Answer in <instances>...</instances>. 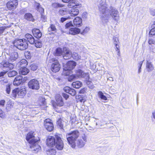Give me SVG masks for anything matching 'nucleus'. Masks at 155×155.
<instances>
[{"label":"nucleus","mask_w":155,"mask_h":155,"mask_svg":"<svg viewBox=\"0 0 155 155\" xmlns=\"http://www.w3.org/2000/svg\"><path fill=\"white\" fill-rule=\"evenodd\" d=\"M98 8L100 12L102 14L101 19L102 21L107 22L110 16L116 21H117L119 20L118 11L112 7L107 9L106 5L104 2H100L98 5Z\"/></svg>","instance_id":"f257e3e1"},{"label":"nucleus","mask_w":155,"mask_h":155,"mask_svg":"<svg viewBox=\"0 0 155 155\" xmlns=\"http://www.w3.org/2000/svg\"><path fill=\"white\" fill-rule=\"evenodd\" d=\"M78 131L76 130L66 134V137L69 144L73 148H75V142L79 135Z\"/></svg>","instance_id":"f03ea898"},{"label":"nucleus","mask_w":155,"mask_h":155,"mask_svg":"<svg viewBox=\"0 0 155 155\" xmlns=\"http://www.w3.org/2000/svg\"><path fill=\"white\" fill-rule=\"evenodd\" d=\"M13 44L15 46L21 50H25L28 46V44L24 39H16L13 42Z\"/></svg>","instance_id":"7ed1b4c3"},{"label":"nucleus","mask_w":155,"mask_h":155,"mask_svg":"<svg viewBox=\"0 0 155 155\" xmlns=\"http://www.w3.org/2000/svg\"><path fill=\"white\" fill-rule=\"evenodd\" d=\"M39 140H36L32 143L28 144V146L29 147V149L33 153H37L41 150V147L38 144V141Z\"/></svg>","instance_id":"20e7f679"},{"label":"nucleus","mask_w":155,"mask_h":155,"mask_svg":"<svg viewBox=\"0 0 155 155\" xmlns=\"http://www.w3.org/2000/svg\"><path fill=\"white\" fill-rule=\"evenodd\" d=\"M50 62L52 63L51 66L52 71L56 72L59 71L60 69L61 66L58 60L55 58H53L50 60Z\"/></svg>","instance_id":"39448f33"},{"label":"nucleus","mask_w":155,"mask_h":155,"mask_svg":"<svg viewBox=\"0 0 155 155\" xmlns=\"http://www.w3.org/2000/svg\"><path fill=\"white\" fill-rule=\"evenodd\" d=\"M28 87L32 90H38L39 89V84L38 81L36 79L30 80L28 83Z\"/></svg>","instance_id":"423d86ee"},{"label":"nucleus","mask_w":155,"mask_h":155,"mask_svg":"<svg viewBox=\"0 0 155 155\" xmlns=\"http://www.w3.org/2000/svg\"><path fill=\"white\" fill-rule=\"evenodd\" d=\"M44 124L45 128L49 131L51 132L53 130V124L50 119H45L44 122Z\"/></svg>","instance_id":"0eeeda50"},{"label":"nucleus","mask_w":155,"mask_h":155,"mask_svg":"<svg viewBox=\"0 0 155 155\" xmlns=\"http://www.w3.org/2000/svg\"><path fill=\"white\" fill-rule=\"evenodd\" d=\"M18 5L17 0H10L6 4L7 7L9 10L14 9L17 7Z\"/></svg>","instance_id":"6e6552de"},{"label":"nucleus","mask_w":155,"mask_h":155,"mask_svg":"<svg viewBox=\"0 0 155 155\" xmlns=\"http://www.w3.org/2000/svg\"><path fill=\"white\" fill-rule=\"evenodd\" d=\"M76 63L74 61H70L68 62L64 70V71H70L73 69L76 66Z\"/></svg>","instance_id":"1a4fd4ad"},{"label":"nucleus","mask_w":155,"mask_h":155,"mask_svg":"<svg viewBox=\"0 0 155 155\" xmlns=\"http://www.w3.org/2000/svg\"><path fill=\"white\" fill-rule=\"evenodd\" d=\"M62 55L64 59L68 60L71 58L72 52L70 50L67 49L66 47H64L63 48Z\"/></svg>","instance_id":"9d476101"},{"label":"nucleus","mask_w":155,"mask_h":155,"mask_svg":"<svg viewBox=\"0 0 155 155\" xmlns=\"http://www.w3.org/2000/svg\"><path fill=\"white\" fill-rule=\"evenodd\" d=\"M56 142L54 146L58 150H62L64 147L63 142L60 137H56Z\"/></svg>","instance_id":"9b49d317"},{"label":"nucleus","mask_w":155,"mask_h":155,"mask_svg":"<svg viewBox=\"0 0 155 155\" xmlns=\"http://www.w3.org/2000/svg\"><path fill=\"white\" fill-rule=\"evenodd\" d=\"M55 103L56 105L59 107L63 106L64 102L61 96L59 94H56L55 96Z\"/></svg>","instance_id":"f8f14e48"},{"label":"nucleus","mask_w":155,"mask_h":155,"mask_svg":"<svg viewBox=\"0 0 155 155\" xmlns=\"http://www.w3.org/2000/svg\"><path fill=\"white\" fill-rule=\"evenodd\" d=\"M26 140L28 142L29 144L31 143L36 140H39V138H35L34 136V133L31 132H29L26 137Z\"/></svg>","instance_id":"ddd939ff"},{"label":"nucleus","mask_w":155,"mask_h":155,"mask_svg":"<svg viewBox=\"0 0 155 155\" xmlns=\"http://www.w3.org/2000/svg\"><path fill=\"white\" fill-rule=\"evenodd\" d=\"M56 142L55 137H54L49 136L47 139V144L50 147L54 146Z\"/></svg>","instance_id":"4468645a"},{"label":"nucleus","mask_w":155,"mask_h":155,"mask_svg":"<svg viewBox=\"0 0 155 155\" xmlns=\"http://www.w3.org/2000/svg\"><path fill=\"white\" fill-rule=\"evenodd\" d=\"M24 39L26 42H28L31 44H33L35 41L34 37L31 34H27L25 35Z\"/></svg>","instance_id":"2eb2a0df"},{"label":"nucleus","mask_w":155,"mask_h":155,"mask_svg":"<svg viewBox=\"0 0 155 155\" xmlns=\"http://www.w3.org/2000/svg\"><path fill=\"white\" fill-rule=\"evenodd\" d=\"M82 19L80 17H77L73 20V25L74 27H79L82 25Z\"/></svg>","instance_id":"dca6fc26"},{"label":"nucleus","mask_w":155,"mask_h":155,"mask_svg":"<svg viewBox=\"0 0 155 155\" xmlns=\"http://www.w3.org/2000/svg\"><path fill=\"white\" fill-rule=\"evenodd\" d=\"M77 78H83L85 77H88V74L87 73L84 72L82 70L78 69L76 71L75 74Z\"/></svg>","instance_id":"f3484780"},{"label":"nucleus","mask_w":155,"mask_h":155,"mask_svg":"<svg viewBox=\"0 0 155 155\" xmlns=\"http://www.w3.org/2000/svg\"><path fill=\"white\" fill-rule=\"evenodd\" d=\"M22 82V77L21 75H18L15 78L13 84L15 86H18Z\"/></svg>","instance_id":"a211bd4d"},{"label":"nucleus","mask_w":155,"mask_h":155,"mask_svg":"<svg viewBox=\"0 0 155 155\" xmlns=\"http://www.w3.org/2000/svg\"><path fill=\"white\" fill-rule=\"evenodd\" d=\"M18 52L14 51L10 54L9 61L10 62L14 61L18 58Z\"/></svg>","instance_id":"6ab92c4d"},{"label":"nucleus","mask_w":155,"mask_h":155,"mask_svg":"<svg viewBox=\"0 0 155 155\" xmlns=\"http://www.w3.org/2000/svg\"><path fill=\"white\" fill-rule=\"evenodd\" d=\"M64 91L68 93L72 96H75L76 94V91L68 87H66L64 88Z\"/></svg>","instance_id":"aec40b11"},{"label":"nucleus","mask_w":155,"mask_h":155,"mask_svg":"<svg viewBox=\"0 0 155 155\" xmlns=\"http://www.w3.org/2000/svg\"><path fill=\"white\" fill-rule=\"evenodd\" d=\"M149 46L151 51L155 52V41L153 39H149L148 41Z\"/></svg>","instance_id":"412c9836"},{"label":"nucleus","mask_w":155,"mask_h":155,"mask_svg":"<svg viewBox=\"0 0 155 155\" xmlns=\"http://www.w3.org/2000/svg\"><path fill=\"white\" fill-rule=\"evenodd\" d=\"M77 8H72L68 10L69 14L72 17H74L78 15L79 13V11Z\"/></svg>","instance_id":"4be33fe9"},{"label":"nucleus","mask_w":155,"mask_h":155,"mask_svg":"<svg viewBox=\"0 0 155 155\" xmlns=\"http://www.w3.org/2000/svg\"><path fill=\"white\" fill-rule=\"evenodd\" d=\"M81 31L80 29L78 28H70L69 31L70 34L75 35L79 34Z\"/></svg>","instance_id":"5701e85b"},{"label":"nucleus","mask_w":155,"mask_h":155,"mask_svg":"<svg viewBox=\"0 0 155 155\" xmlns=\"http://www.w3.org/2000/svg\"><path fill=\"white\" fill-rule=\"evenodd\" d=\"M32 32L34 36L37 38H39L42 36L40 30L38 29H34L32 30Z\"/></svg>","instance_id":"b1692460"},{"label":"nucleus","mask_w":155,"mask_h":155,"mask_svg":"<svg viewBox=\"0 0 155 155\" xmlns=\"http://www.w3.org/2000/svg\"><path fill=\"white\" fill-rule=\"evenodd\" d=\"M18 88V95L19 97L22 98L24 97L26 94V90L25 88H22L21 89Z\"/></svg>","instance_id":"393cba45"},{"label":"nucleus","mask_w":155,"mask_h":155,"mask_svg":"<svg viewBox=\"0 0 155 155\" xmlns=\"http://www.w3.org/2000/svg\"><path fill=\"white\" fill-rule=\"evenodd\" d=\"M29 72V71L27 68L25 67H21L19 69V74H20L25 75L27 74Z\"/></svg>","instance_id":"a878e982"},{"label":"nucleus","mask_w":155,"mask_h":155,"mask_svg":"<svg viewBox=\"0 0 155 155\" xmlns=\"http://www.w3.org/2000/svg\"><path fill=\"white\" fill-rule=\"evenodd\" d=\"M24 18L28 21H33L34 19L32 14L30 13H27L24 15Z\"/></svg>","instance_id":"bb28decb"},{"label":"nucleus","mask_w":155,"mask_h":155,"mask_svg":"<svg viewBox=\"0 0 155 155\" xmlns=\"http://www.w3.org/2000/svg\"><path fill=\"white\" fill-rule=\"evenodd\" d=\"M73 2H70L68 5V7L69 8H78L81 6V5H79L78 4H75Z\"/></svg>","instance_id":"cd10ccee"},{"label":"nucleus","mask_w":155,"mask_h":155,"mask_svg":"<svg viewBox=\"0 0 155 155\" xmlns=\"http://www.w3.org/2000/svg\"><path fill=\"white\" fill-rule=\"evenodd\" d=\"M154 66L149 61H147L146 64V68L147 71L149 72L152 71L154 69Z\"/></svg>","instance_id":"c85d7f7f"},{"label":"nucleus","mask_w":155,"mask_h":155,"mask_svg":"<svg viewBox=\"0 0 155 155\" xmlns=\"http://www.w3.org/2000/svg\"><path fill=\"white\" fill-rule=\"evenodd\" d=\"M72 84L74 87L78 88L81 86L82 84L80 81H77L73 82Z\"/></svg>","instance_id":"c756f323"},{"label":"nucleus","mask_w":155,"mask_h":155,"mask_svg":"<svg viewBox=\"0 0 155 155\" xmlns=\"http://www.w3.org/2000/svg\"><path fill=\"white\" fill-rule=\"evenodd\" d=\"M18 88H16L12 91L10 96L11 98L14 99L16 97L18 94Z\"/></svg>","instance_id":"7c9ffc66"},{"label":"nucleus","mask_w":155,"mask_h":155,"mask_svg":"<svg viewBox=\"0 0 155 155\" xmlns=\"http://www.w3.org/2000/svg\"><path fill=\"white\" fill-rule=\"evenodd\" d=\"M46 153L48 155H54L56 151L54 149L50 148L47 150Z\"/></svg>","instance_id":"2f4dec72"},{"label":"nucleus","mask_w":155,"mask_h":155,"mask_svg":"<svg viewBox=\"0 0 155 155\" xmlns=\"http://www.w3.org/2000/svg\"><path fill=\"white\" fill-rule=\"evenodd\" d=\"M7 74L9 77H13L16 75L18 74V73L16 71L13 70L8 72Z\"/></svg>","instance_id":"473e14b6"},{"label":"nucleus","mask_w":155,"mask_h":155,"mask_svg":"<svg viewBox=\"0 0 155 155\" xmlns=\"http://www.w3.org/2000/svg\"><path fill=\"white\" fill-rule=\"evenodd\" d=\"M73 59L76 60H78L80 59L81 58V56L76 52H73L72 54V56Z\"/></svg>","instance_id":"72a5a7b5"},{"label":"nucleus","mask_w":155,"mask_h":155,"mask_svg":"<svg viewBox=\"0 0 155 155\" xmlns=\"http://www.w3.org/2000/svg\"><path fill=\"white\" fill-rule=\"evenodd\" d=\"M62 49L60 48H57L56 50V52L55 53V55L56 56H59L61 55H62Z\"/></svg>","instance_id":"f704fd0d"},{"label":"nucleus","mask_w":155,"mask_h":155,"mask_svg":"<svg viewBox=\"0 0 155 155\" xmlns=\"http://www.w3.org/2000/svg\"><path fill=\"white\" fill-rule=\"evenodd\" d=\"M35 6L36 7L37 10L41 13L44 12V9L41 7L40 4L38 3H36L35 5Z\"/></svg>","instance_id":"c9c22d12"},{"label":"nucleus","mask_w":155,"mask_h":155,"mask_svg":"<svg viewBox=\"0 0 155 155\" xmlns=\"http://www.w3.org/2000/svg\"><path fill=\"white\" fill-rule=\"evenodd\" d=\"M86 142L83 141L81 139H78L77 142V145L79 147H82L85 145Z\"/></svg>","instance_id":"e433bc0d"},{"label":"nucleus","mask_w":155,"mask_h":155,"mask_svg":"<svg viewBox=\"0 0 155 155\" xmlns=\"http://www.w3.org/2000/svg\"><path fill=\"white\" fill-rule=\"evenodd\" d=\"M113 39L114 41V44L115 45L116 49L118 50V48H119V46L118 45L119 41L118 38L115 37L113 38Z\"/></svg>","instance_id":"4c0bfd02"},{"label":"nucleus","mask_w":155,"mask_h":155,"mask_svg":"<svg viewBox=\"0 0 155 155\" xmlns=\"http://www.w3.org/2000/svg\"><path fill=\"white\" fill-rule=\"evenodd\" d=\"M56 30L57 29L55 28V26L53 24L51 25L50 27L48 28V31L50 32L52 31L56 32Z\"/></svg>","instance_id":"58836bf2"},{"label":"nucleus","mask_w":155,"mask_h":155,"mask_svg":"<svg viewBox=\"0 0 155 155\" xmlns=\"http://www.w3.org/2000/svg\"><path fill=\"white\" fill-rule=\"evenodd\" d=\"M52 6L53 8H56L59 7H63L64 5L62 4H59L58 3H54L52 4Z\"/></svg>","instance_id":"ea45409f"},{"label":"nucleus","mask_w":155,"mask_h":155,"mask_svg":"<svg viewBox=\"0 0 155 155\" xmlns=\"http://www.w3.org/2000/svg\"><path fill=\"white\" fill-rule=\"evenodd\" d=\"M58 13L59 15H64L67 14V9L66 8L60 9L58 11Z\"/></svg>","instance_id":"a19ab883"},{"label":"nucleus","mask_w":155,"mask_h":155,"mask_svg":"<svg viewBox=\"0 0 155 155\" xmlns=\"http://www.w3.org/2000/svg\"><path fill=\"white\" fill-rule=\"evenodd\" d=\"M35 45V46L37 48H40L41 47L42 44L41 42L39 41L35 40L34 42Z\"/></svg>","instance_id":"79ce46f5"},{"label":"nucleus","mask_w":155,"mask_h":155,"mask_svg":"<svg viewBox=\"0 0 155 155\" xmlns=\"http://www.w3.org/2000/svg\"><path fill=\"white\" fill-rule=\"evenodd\" d=\"M98 94L99 97L101 99L104 100H107V97L103 94V93L101 91H99L98 93Z\"/></svg>","instance_id":"37998d69"},{"label":"nucleus","mask_w":155,"mask_h":155,"mask_svg":"<svg viewBox=\"0 0 155 155\" xmlns=\"http://www.w3.org/2000/svg\"><path fill=\"white\" fill-rule=\"evenodd\" d=\"M11 85L9 83H8L6 85V91L7 94H9L11 91Z\"/></svg>","instance_id":"c03bdc74"},{"label":"nucleus","mask_w":155,"mask_h":155,"mask_svg":"<svg viewBox=\"0 0 155 155\" xmlns=\"http://www.w3.org/2000/svg\"><path fill=\"white\" fill-rule=\"evenodd\" d=\"M89 28L86 27L80 33L82 35H85L89 31Z\"/></svg>","instance_id":"a18cd8bd"},{"label":"nucleus","mask_w":155,"mask_h":155,"mask_svg":"<svg viewBox=\"0 0 155 155\" xmlns=\"http://www.w3.org/2000/svg\"><path fill=\"white\" fill-rule=\"evenodd\" d=\"M63 121H62L61 119H59L57 121V124L61 129L63 128Z\"/></svg>","instance_id":"49530a36"},{"label":"nucleus","mask_w":155,"mask_h":155,"mask_svg":"<svg viewBox=\"0 0 155 155\" xmlns=\"http://www.w3.org/2000/svg\"><path fill=\"white\" fill-rule=\"evenodd\" d=\"M77 77L75 75H72L69 76L68 78V81H72L73 80L77 78Z\"/></svg>","instance_id":"de8ad7c7"},{"label":"nucleus","mask_w":155,"mask_h":155,"mask_svg":"<svg viewBox=\"0 0 155 155\" xmlns=\"http://www.w3.org/2000/svg\"><path fill=\"white\" fill-rule=\"evenodd\" d=\"M30 68L33 71L36 70L38 68V66L36 64H32L30 66Z\"/></svg>","instance_id":"09e8293b"},{"label":"nucleus","mask_w":155,"mask_h":155,"mask_svg":"<svg viewBox=\"0 0 155 155\" xmlns=\"http://www.w3.org/2000/svg\"><path fill=\"white\" fill-rule=\"evenodd\" d=\"M0 81L1 82V84H2L5 85V84H7L8 83V80L7 79H1L0 80Z\"/></svg>","instance_id":"8fccbe9b"},{"label":"nucleus","mask_w":155,"mask_h":155,"mask_svg":"<svg viewBox=\"0 0 155 155\" xmlns=\"http://www.w3.org/2000/svg\"><path fill=\"white\" fill-rule=\"evenodd\" d=\"M39 101L41 102V105H45L46 104L45 99V98H40Z\"/></svg>","instance_id":"3c124183"},{"label":"nucleus","mask_w":155,"mask_h":155,"mask_svg":"<svg viewBox=\"0 0 155 155\" xmlns=\"http://www.w3.org/2000/svg\"><path fill=\"white\" fill-rule=\"evenodd\" d=\"M149 35H155V27L152 28L149 32Z\"/></svg>","instance_id":"603ef678"},{"label":"nucleus","mask_w":155,"mask_h":155,"mask_svg":"<svg viewBox=\"0 0 155 155\" xmlns=\"http://www.w3.org/2000/svg\"><path fill=\"white\" fill-rule=\"evenodd\" d=\"M71 26H74V25L71 21H70L67 23L65 25L66 28H68Z\"/></svg>","instance_id":"864d4df0"},{"label":"nucleus","mask_w":155,"mask_h":155,"mask_svg":"<svg viewBox=\"0 0 155 155\" xmlns=\"http://www.w3.org/2000/svg\"><path fill=\"white\" fill-rule=\"evenodd\" d=\"M12 107V104L10 102H8L7 104L6 109L9 110Z\"/></svg>","instance_id":"5fc2aeb1"},{"label":"nucleus","mask_w":155,"mask_h":155,"mask_svg":"<svg viewBox=\"0 0 155 155\" xmlns=\"http://www.w3.org/2000/svg\"><path fill=\"white\" fill-rule=\"evenodd\" d=\"M71 18L70 17H68L67 18H64L62 17L60 19V22L61 23H63L66 20L70 19Z\"/></svg>","instance_id":"6e6d98bb"},{"label":"nucleus","mask_w":155,"mask_h":155,"mask_svg":"<svg viewBox=\"0 0 155 155\" xmlns=\"http://www.w3.org/2000/svg\"><path fill=\"white\" fill-rule=\"evenodd\" d=\"M81 138L83 139L84 141L86 142L87 141V136L85 135L84 134H83L81 135Z\"/></svg>","instance_id":"4d7b16f0"},{"label":"nucleus","mask_w":155,"mask_h":155,"mask_svg":"<svg viewBox=\"0 0 155 155\" xmlns=\"http://www.w3.org/2000/svg\"><path fill=\"white\" fill-rule=\"evenodd\" d=\"M20 62H21V65L22 64H24V66H26L28 64H27V61L23 59V60H21V61Z\"/></svg>","instance_id":"13d9d810"},{"label":"nucleus","mask_w":155,"mask_h":155,"mask_svg":"<svg viewBox=\"0 0 155 155\" xmlns=\"http://www.w3.org/2000/svg\"><path fill=\"white\" fill-rule=\"evenodd\" d=\"M7 72V71H4L0 72V77H3Z\"/></svg>","instance_id":"bf43d9fd"},{"label":"nucleus","mask_w":155,"mask_h":155,"mask_svg":"<svg viewBox=\"0 0 155 155\" xmlns=\"http://www.w3.org/2000/svg\"><path fill=\"white\" fill-rule=\"evenodd\" d=\"M5 29V28L4 27H0V35L3 33Z\"/></svg>","instance_id":"052dcab7"},{"label":"nucleus","mask_w":155,"mask_h":155,"mask_svg":"<svg viewBox=\"0 0 155 155\" xmlns=\"http://www.w3.org/2000/svg\"><path fill=\"white\" fill-rule=\"evenodd\" d=\"M62 95L63 97L65 98L66 100H67L69 97V96L68 94L66 93H63L62 94Z\"/></svg>","instance_id":"680f3d73"},{"label":"nucleus","mask_w":155,"mask_h":155,"mask_svg":"<svg viewBox=\"0 0 155 155\" xmlns=\"http://www.w3.org/2000/svg\"><path fill=\"white\" fill-rule=\"evenodd\" d=\"M5 103V101L4 100H2L0 101V105L3 106Z\"/></svg>","instance_id":"e2e57ef3"},{"label":"nucleus","mask_w":155,"mask_h":155,"mask_svg":"<svg viewBox=\"0 0 155 155\" xmlns=\"http://www.w3.org/2000/svg\"><path fill=\"white\" fill-rule=\"evenodd\" d=\"M4 117V114L3 112V111L1 110V109H0V117L2 118Z\"/></svg>","instance_id":"0e129e2a"},{"label":"nucleus","mask_w":155,"mask_h":155,"mask_svg":"<svg viewBox=\"0 0 155 155\" xmlns=\"http://www.w3.org/2000/svg\"><path fill=\"white\" fill-rule=\"evenodd\" d=\"M143 61H140L138 64V68H141Z\"/></svg>","instance_id":"69168bd1"},{"label":"nucleus","mask_w":155,"mask_h":155,"mask_svg":"<svg viewBox=\"0 0 155 155\" xmlns=\"http://www.w3.org/2000/svg\"><path fill=\"white\" fill-rule=\"evenodd\" d=\"M86 89L84 88L81 90L80 91V93L81 94H84L86 92Z\"/></svg>","instance_id":"338daca9"},{"label":"nucleus","mask_w":155,"mask_h":155,"mask_svg":"<svg viewBox=\"0 0 155 155\" xmlns=\"http://www.w3.org/2000/svg\"><path fill=\"white\" fill-rule=\"evenodd\" d=\"M151 15L153 16L155 15V9L151 10L150 12Z\"/></svg>","instance_id":"774afa93"}]
</instances>
